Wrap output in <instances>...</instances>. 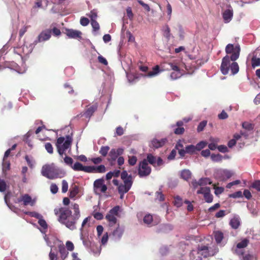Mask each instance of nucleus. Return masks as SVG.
I'll use <instances>...</instances> for the list:
<instances>
[{
	"instance_id": "f257e3e1",
	"label": "nucleus",
	"mask_w": 260,
	"mask_h": 260,
	"mask_svg": "<svg viewBox=\"0 0 260 260\" xmlns=\"http://www.w3.org/2000/svg\"><path fill=\"white\" fill-rule=\"evenodd\" d=\"M71 208L74 210L73 214H72V211L68 207L55 208L54 212L58 217V221L60 223L73 230L76 228V223L80 216V214L78 204H72Z\"/></svg>"
},
{
	"instance_id": "f03ea898",
	"label": "nucleus",
	"mask_w": 260,
	"mask_h": 260,
	"mask_svg": "<svg viewBox=\"0 0 260 260\" xmlns=\"http://www.w3.org/2000/svg\"><path fill=\"white\" fill-rule=\"evenodd\" d=\"M41 173L43 176L50 179L61 178L66 174L63 170L56 167L54 164L43 166Z\"/></svg>"
},
{
	"instance_id": "7ed1b4c3",
	"label": "nucleus",
	"mask_w": 260,
	"mask_h": 260,
	"mask_svg": "<svg viewBox=\"0 0 260 260\" xmlns=\"http://www.w3.org/2000/svg\"><path fill=\"white\" fill-rule=\"evenodd\" d=\"M230 60H231L230 58V56L228 55L222 58L220 66V70L222 74H228L230 69L233 75L237 74L239 72V67L238 63L234 61L231 64Z\"/></svg>"
},
{
	"instance_id": "20e7f679",
	"label": "nucleus",
	"mask_w": 260,
	"mask_h": 260,
	"mask_svg": "<svg viewBox=\"0 0 260 260\" xmlns=\"http://www.w3.org/2000/svg\"><path fill=\"white\" fill-rule=\"evenodd\" d=\"M72 142V138L70 136H67L66 140L64 138L60 137L58 138L55 144L57 152L62 156L64 152L71 147Z\"/></svg>"
},
{
	"instance_id": "39448f33",
	"label": "nucleus",
	"mask_w": 260,
	"mask_h": 260,
	"mask_svg": "<svg viewBox=\"0 0 260 260\" xmlns=\"http://www.w3.org/2000/svg\"><path fill=\"white\" fill-rule=\"evenodd\" d=\"M240 46L239 44L234 46L232 44H229L225 47V51L227 54H231L230 58L233 61L236 60L240 56Z\"/></svg>"
},
{
	"instance_id": "423d86ee",
	"label": "nucleus",
	"mask_w": 260,
	"mask_h": 260,
	"mask_svg": "<svg viewBox=\"0 0 260 260\" xmlns=\"http://www.w3.org/2000/svg\"><path fill=\"white\" fill-rule=\"evenodd\" d=\"M138 175L140 177H144L149 175L151 172V168L148 166L147 160L144 159L139 164Z\"/></svg>"
},
{
	"instance_id": "0eeeda50",
	"label": "nucleus",
	"mask_w": 260,
	"mask_h": 260,
	"mask_svg": "<svg viewBox=\"0 0 260 260\" xmlns=\"http://www.w3.org/2000/svg\"><path fill=\"white\" fill-rule=\"evenodd\" d=\"M124 149L122 148H118V149H112L108 155V161L111 164L115 161L119 156H120L123 153Z\"/></svg>"
},
{
	"instance_id": "6e6552de",
	"label": "nucleus",
	"mask_w": 260,
	"mask_h": 260,
	"mask_svg": "<svg viewBox=\"0 0 260 260\" xmlns=\"http://www.w3.org/2000/svg\"><path fill=\"white\" fill-rule=\"evenodd\" d=\"M249 243V240L247 238L242 239V240L239 242L237 245L236 248L234 249V253L236 254L241 256L244 254V252L241 250V249L246 247Z\"/></svg>"
},
{
	"instance_id": "1a4fd4ad",
	"label": "nucleus",
	"mask_w": 260,
	"mask_h": 260,
	"mask_svg": "<svg viewBox=\"0 0 260 260\" xmlns=\"http://www.w3.org/2000/svg\"><path fill=\"white\" fill-rule=\"evenodd\" d=\"M197 193L204 194L206 202L211 203L213 201V196L210 193V188L209 187H201Z\"/></svg>"
},
{
	"instance_id": "9d476101",
	"label": "nucleus",
	"mask_w": 260,
	"mask_h": 260,
	"mask_svg": "<svg viewBox=\"0 0 260 260\" xmlns=\"http://www.w3.org/2000/svg\"><path fill=\"white\" fill-rule=\"evenodd\" d=\"M93 187L94 190L96 192L99 191L104 193L107 189V187L104 184V180L103 179H98L94 181Z\"/></svg>"
},
{
	"instance_id": "9b49d317",
	"label": "nucleus",
	"mask_w": 260,
	"mask_h": 260,
	"mask_svg": "<svg viewBox=\"0 0 260 260\" xmlns=\"http://www.w3.org/2000/svg\"><path fill=\"white\" fill-rule=\"evenodd\" d=\"M133 183V181L131 180H124L123 184L120 183L118 187L119 193H125L131 189Z\"/></svg>"
},
{
	"instance_id": "f8f14e48",
	"label": "nucleus",
	"mask_w": 260,
	"mask_h": 260,
	"mask_svg": "<svg viewBox=\"0 0 260 260\" xmlns=\"http://www.w3.org/2000/svg\"><path fill=\"white\" fill-rule=\"evenodd\" d=\"M51 30L47 29L41 32L38 36L37 40L35 41L36 43L47 41L51 37Z\"/></svg>"
},
{
	"instance_id": "ddd939ff",
	"label": "nucleus",
	"mask_w": 260,
	"mask_h": 260,
	"mask_svg": "<svg viewBox=\"0 0 260 260\" xmlns=\"http://www.w3.org/2000/svg\"><path fill=\"white\" fill-rule=\"evenodd\" d=\"M17 202L18 203L23 202V205L24 206H27L28 205L33 206L34 204L31 197L28 194H24L21 196L19 198H18Z\"/></svg>"
},
{
	"instance_id": "4468645a",
	"label": "nucleus",
	"mask_w": 260,
	"mask_h": 260,
	"mask_svg": "<svg viewBox=\"0 0 260 260\" xmlns=\"http://www.w3.org/2000/svg\"><path fill=\"white\" fill-rule=\"evenodd\" d=\"M66 35L70 38L81 39L82 32L77 30L73 29H67L66 30Z\"/></svg>"
},
{
	"instance_id": "2eb2a0df",
	"label": "nucleus",
	"mask_w": 260,
	"mask_h": 260,
	"mask_svg": "<svg viewBox=\"0 0 260 260\" xmlns=\"http://www.w3.org/2000/svg\"><path fill=\"white\" fill-rule=\"evenodd\" d=\"M106 171V167L103 165L99 166H89V173H103Z\"/></svg>"
},
{
	"instance_id": "dca6fc26",
	"label": "nucleus",
	"mask_w": 260,
	"mask_h": 260,
	"mask_svg": "<svg viewBox=\"0 0 260 260\" xmlns=\"http://www.w3.org/2000/svg\"><path fill=\"white\" fill-rule=\"evenodd\" d=\"M72 168L75 171H83L86 173H89V166H83L79 162H75Z\"/></svg>"
},
{
	"instance_id": "f3484780",
	"label": "nucleus",
	"mask_w": 260,
	"mask_h": 260,
	"mask_svg": "<svg viewBox=\"0 0 260 260\" xmlns=\"http://www.w3.org/2000/svg\"><path fill=\"white\" fill-rule=\"evenodd\" d=\"M233 16V10L227 9L223 13V18L225 23L229 22Z\"/></svg>"
},
{
	"instance_id": "a211bd4d",
	"label": "nucleus",
	"mask_w": 260,
	"mask_h": 260,
	"mask_svg": "<svg viewBox=\"0 0 260 260\" xmlns=\"http://www.w3.org/2000/svg\"><path fill=\"white\" fill-rule=\"evenodd\" d=\"M98 106L96 105H93L88 107L84 113V115L86 118H90L97 110Z\"/></svg>"
},
{
	"instance_id": "6ab92c4d",
	"label": "nucleus",
	"mask_w": 260,
	"mask_h": 260,
	"mask_svg": "<svg viewBox=\"0 0 260 260\" xmlns=\"http://www.w3.org/2000/svg\"><path fill=\"white\" fill-rule=\"evenodd\" d=\"M58 251L60 255V257L62 260H64V259L68 256L69 254V252L66 249L65 246L63 244H60L58 246Z\"/></svg>"
},
{
	"instance_id": "aec40b11",
	"label": "nucleus",
	"mask_w": 260,
	"mask_h": 260,
	"mask_svg": "<svg viewBox=\"0 0 260 260\" xmlns=\"http://www.w3.org/2000/svg\"><path fill=\"white\" fill-rule=\"evenodd\" d=\"M105 218L109 222V225L110 226H113L115 225L117 223V218L116 216L111 215L110 214L107 213L106 215Z\"/></svg>"
},
{
	"instance_id": "412c9836",
	"label": "nucleus",
	"mask_w": 260,
	"mask_h": 260,
	"mask_svg": "<svg viewBox=\"0 0 260 260\" xmlns=\"http://www.w3.org/2000/svg\"><path fill=\"white\" fill-rule=\"evenodd\" d=\"M166 142V139H161L160 140L154 139L151 141V145L155 148H158L164 145Z\"/></svg>"
},
{
	"instance_id": "4be33fe9",
	"label": "nucleus",
	"mask_w": 260,
	"mask_h": 260,
	"mask_svg": "<svg viewBox=\"0 0 260 260\" xmlns=\"http://www.w3.org/2000/svg\"><path fill=\"white\" fill-rule=\"evenodd\" d=\"M213 234L216 243L217 244L220 243L223 239V233L220 231H217L214 232Z\"/></svg>"
},
{
	"instance_id": "5701e85b",
	"label": "nucleus",
	"mask_w": 260,
	"mask_h": 260,
	"mask_svg": "<svg viewBox=\"0 0 260 260\" xmlns=\"http://www.w3.org/2000/svg\"><path fill=\"white\" fill-rule=\"evenodd\" d=\"M79 192V187L77 185L74 184L72 185L71 188L70 190V195L69 197L70 198H75L76 195Z\"/></svg>"
},
{
	"instance_id": "b1692460",
	"label": "nucleus",
	"mask_w": 260,
	"mask_h": 260,
	"mask_svg": "<svg viewBox=\"0 0 260 260\" xmlns=\"http://www.w3.org/2000/svg\"><path fill=\"white\" fill-rule=\"evenodd\" d=\"M191 172L188 170H183L181 173V177L186 181L191 178Z\"/></svg>"
},
{
	"instance_id": "393cba45",
	"label": "nucleus",
	"mask_w": 260,
	"mask_h": 260,
	"mask_svg": "<svg viewBox=\"0 0 260 260\" xmlns=\"http://www.w3.org/2000/svg\"><path fill=\"white\" fill-rule=\"evenodd\" d=\"M146 159L147 160V162H149L154 167L156 166V158L152 154H148Z\"/></svg>"
},
{
	"instance_id": "a878e982",
	"label": "nucleus",
	"mask_w": 260,
	"mask_h": 260,
	"mask_svg": "<svg viewBox=\"0 0 260 260\" xmlns=\"http://www.w3.org/2000/svg\"><path fill=\"white\" fill-rule=\"evenodd\" d=\"M230 224L233 229H237L240 226V222L238 218H234L230 220Z\"/></svg>"
},
{
	"instance_id": "bb28decb",
	"label": "nucleus",
	"mask_w": 260,
	"mask_h": 260,
	"mask_svg": "<svg viewBox=\"0 0 260 260\" xmlns=\"http://www.w3.org/2000/svg\"><path fill=\"white\" fill-rule=\"evenodd\" d=\"M251 66L253 69L256 67L260 66V58L253 55L251 58Z\"/></svg>"
},
{
	"instance_id": "cd10ccee",
	"label": "nucleus",
	"mask_w": 260,
	"mask_h": 260,
	"mask_svg": "<svg viewBox=\"0 0 260 260\" xmlns=\"http://www.w3.org/2000/svg\"><path fill=\"white\" fill-rule=\"evenodd\" d=\"M159 72V67L157 65L153 68V71L148 73L147 75H144V77H152L156 75Z\"/></svg>"
},
{
	"instance_id": "c85d7f7f",
	"label": "nucleus",
	"mask_w": 260,
	"mask_h": 260,
	"mask_svg": "<svg viewBox=\"0 0 260 260\" xmlns=\"http://www.w3.org/2000/svg\"><path fill=\"white\" fill-rule=\"evenodd\" d=\"M123 233V229L120 228L119 225H118V226L116 229L113 231V235L114 236L120 238Z\"/></svg>"
},
{
	"instance_id": "c756f323",
	"label": "nucleus",
	"mask_w": 260,
	"mask_h": 260,
	"mask_svg": "<svg viewBox=\"0 0 260 260\" xmlns=\"http://www.w3.org/2000/svg\"><path fill=\"white\" fill-rule=\"evenodd\" d=\"M110 150V147L108 146H102L99 151L100 154L103 156L105 157L108 154V153Z\"/></svg>"
},
{
	"instance_id": "7c9ffc66",
	"label": "nucleus",
	"mask_w": 260,
	"mask_h": 260,
	"mask_svg": "<svg viewBox=\"0 0 260 260\" xmlns=\"http://www.w3.org/2000/svg\"><path fill=\"white\" fill-rule=\"evenodd\" d=\"M121 178L124 181V180H131V181H133L132 176L131 175H128V174L126 171H123L121 173Z\"/></svg>"
},
{
	"instance_id": "2f4dec72",
	"label": "nucleus",
	"mask_w": 260,
	"mask_h": 260,
	"mask_svg": "<svg viewBox=\"0 0 260 260\" xmlns=\"http://www.w3.org/2000/svg\"><path fill=\"white\" fill-rule=\"evenodd\" d=\"M185 148L187 153L190 154H193L197 151L196 147L193 145H188L185 147Z\"/></svg>"
},
{
	"instance_id": "473e14b6",
	"label": "nucleus",
	"mask_w": 260,
	"mask_h": 260,
	"mask_svg": "<svg viewBox=\"0 0 260 260\" xmlns=\"http://www.w3.org/2000/svg\"><path fill=\"white\" fill-rule=\"evenodd\" d=\"M120 210V207L119 206H116L111 209L108 213L110 214L111 215H114L115 216H118V212Z\"/></svg>"
},
{
	"instance_id": "72a5a7b5",
	"label": "nucleus",
	"mask_w": 260,
	"mask_h": 260,
	"mask_svg": "<svg viewBox=\"0 0 260 260\" xmlns=\"http://www.w3.org/2000/svg\"><path fill=\"white\" fill-rule=\"evenodd\" d=\"M182 75L180 72L173 71L170 74V78L172 80H176L180 78Z\"/></svg>"
},
{
	"instance_id": "f704fd0d",
	"label": "nucleus",
	"mask_w": 260,
	"mask_h": 260,
	"mask_svg": "<svg viewBox=\"0 0 260 260\" xmlns=\"http://www.w3.org/2000/svg\"><path fill=\"white\" fill-rule=\"evenodd\" d=\"M156 199L158 200L159 201L162 202L164 201L165 199L164 195L162 194V191L160 189L158 191H156L155 193Z\"/></svg>"
},
{
	"instance_id": "c9c22d12",
	"label": "nucleus",
	"mask_w": 260,
	"mask_h": 260,
	"mask_svg": "<svg viewBox=\"0 0 260 260\" xmlns=\"http://www.w3.org/2000/svg\"><path fill=\"white\" fill-rule=\"evenodd\" d=\"M207 123V121L206 120H203V121H201L198 126V127H197L198 132L200 133V132H202L204 130L205 126H206Z\"/></svg>"
},
{
	"instance_id": "e433bc0d",
	"label": "nucleus",
	"mask_w": 260,
	"mask_h": 260,
	"mask_svg": "<svg viewBox=\"0 0 260 260\" xmlns=\"http://www.w3.org/2000/svg\"><path fill=\"white\" fill-rule=\"evenodd\" d=\"M207 145V143L205 141H201L198 143L196 146L197 151H200L203 148H205Z\"/></svg>"
},
{
	"instance_id": "4c0bfd02",
	"label": "nucleus",
	"mask_w": 260,
	"mask_h": 260,
	"mask_svg": "<svg viewBox=\"0 0 260 260\" xmlns=\"http://www.w3.org/2000/svg\"><path fill=\"white\" fill-rule=\"evenodd\" d=\"M211 158L213 161L219 162L222 160V156L219 154H212L211 155Z\"/></svg>"
},
{
	"instance_id": "58836bf2",
	"label": "nucleus",
	"mask_w": 260,
	"mask_h": 260,
	"mask_svg": "<svg viewBox=\"0 0 260 260\" xmlns=\"http://www.w3.org/2000/svg\"><path fill=\"white\" fill-rule=\"evenodd\" d=\"M10 168V162L9 161H7V159L4 160L3 159V172H6L9 170Z\"/></svg>"
},
{
	"instance_id": "ea45409f",
	"label": "nucleus",
	"mask_w": 260,
	"mask_h": 260,
	"mask_svg": "<svg viewBox=\"0 0 260 260\" xmlns=\"http://www.w3.org/2000/svg\"><path fill=\"white\" fill-rule=\"evenodd\" d=\"M68 183L66 180H62L61 182V191L62 193H66L68 190Z\"/></svg>"
},
{
	"instance_id": "a19ab883",
	"label": "nucleus",
	"mask_w": 260,
	"mask_h": 260,
	"mask_svg": "<svg viewBox=\"0 0 260 260\" xmlns=\"http://www.w3.org/2000/svg\"><path fill=\"white\" fill-rule=\"evenodd\" d=\"M46 151L50 154L53 153V147L50 143H46L44 145Z\"/></svg>"
},
{
	"instance_id": "79ce46f5",
	"label": "nucleus",
	"mask_w": 260,
	"mask_h": 260,
	"mask_svg": "<svg viewBox=\"0 0 260 260\" xmlns=\"http://www.w3.org/2000/svg\"><path fill=\"white\" fill-rule=\"evenodd\" d=\"M49 256L50 260H57L58 258L57 252L54 251L52 249H51Z\"/></svg>"
},
{
	"instance_id": "37998d69",
	"label": "nucleus",
	"mask_w": 260,
	"mask_h": 260,
	"mask_svg": "<svg viewBox=\"0 0 260 260\" xmlns=\"http://www.w3.org/2000/svg\"><path fill=\"white\" fill-rule=\"evenodd\" d=\"M153 220L152 216L150 214L145 215L143 218L144 222L146 224H150Z\"/></svg>"
},
{
	"instance_id": "c03bdc74",
	"label": "nucleus",
	"mask_w": 260,
	"mask_h": 260,
	"mask_svg": "<svg viewBox=\"0 0 260 260\" xmlns=\"http://www.w3.org/2000/svg\"><path fill=\"white\" fill-rule=\"evenodd\" d=\"M174 203L176 206L179 207L182 204V200L180 197L177 196L174 198Z\"/></svg>"
},
{
	"instance_id": "a18cd8bd",
	"label": "nucleus",
	"mask_w": 260,
	"mask_h": 260,
	"mask_svg": "<svg viewBox=\"0 0 260 260\" xmlns=\"http://www.w3.org/2000/svg\"><path fill=\"white\" fill-rule=\"evenodd\" d=\"M137 161V158L135 156H128V162L131 166H134Z\"/></svg>"
},
{
	"instance_id": "49530a36",
	"label": "nucleus",
	"mask_w": 260,
	"mask_h": 260,
	"mask_svg": "<svg viewBox=\"0 0 260 260\" xmlns=\"http://www.w3.org/2000/svg\"><path fill=\"white\" fill-rule=\"evenodd\" d=\"M64 161L67 165L70 166L71 168L73 166V159L70 156H66L64 158Z\"/></svg>"
},
{
	"instance_id": "de8ad7c7",
	"label": "nucleus",
	"mask_w": 260,
	"mask_h": 260,
	"mask_svg": "<svg viewBox=\"0 0 260 260\" xmlns=\"http://www.w3.org/2000/svg\"><path fill=\"white\" fill-rule=\"evenodd\" d=\"M211 181L208 178H202L200 179V185L201 186L205 185L207 184H211Z\"/></svg>"
},
{
	"instance_id": "09e8293b",
	"label": "nucleus",
	"mask_w": 260,
	"mask_h": 260,
	"mask_svg": "<svg viewBox=\"0 0 260 260\" xmlns=\"http://www.w3.org/2000/svg\"><path fill=\"white\" fill-rule=\"evenodd\" d=\"M251 187L255 189L257 191H260V180H257L253 182Z\"/></svg>"
},
{
	"instance_id": "8fccbe9b",
	"label": "nucleus",
	"mask_w": 260,
	"mask_h": 260,
	"mask_svg": "<svg viewBox=\"0 0 260 260\" xmlns=\"http://www.w3.org/2000/svg\"><path fill=\"white\" fill-rule=\"evenodd\" d=\"M91 24L92 25L93 31H96L99 30L100 25L96 20L91 21Z\"/></svg>"
},
{
	"instance_id": "3c124183",
	"label": "nucleus",
	"mask_w": 260,
	"mask_h": 260,
	"mask_svg": "<svg viewBox=\"0 0 260 260\" xmlns=\"http://www.w3.org/2000/svg\"><path fill=\"white\" fill-rule=\"evenodd\" d=\"M164 36L167 39H169L171 36L170 29L168 25H166L164 29Z\"/></svg>"
},
{
	"instance_id": "603ef678",
	"label": "nucleus",
	"mask_w": 260,
	"mask_h": 260,
	"mask_svg": "<svg viewBox=\"0 0 260 260\" xmlns=\"http://www.w3.org/2000/svg\"><path fill=\"white\" fill-rule=\"evenodd\" d=\"M242 197V192L241 191H238L235 192H234L233 193L230 194L229 195L230 198H239Z\"/></svg>"
},
{
	"instance_id": "864d4df0",
	"label": "nucleus",
	"mask_w": 260,
	"mask_h": 260,
	"mask_svg": "<svg viewBox=\"0 0 260 260\" xmlns=\"http://www.w3.org/2000/svg\"><path fill=\"white\" fill-rule=\"evenodd\" d=\"M80 22L82 26H86L89 24V20L87 18L82 17L80 18Z\"/></svg>"
},
{
	"instance_id": "5fc2aeb1",
	"label": "nucleus",
	"mask_w": 260,
	"mask_h": 260,
	"mask_svg": "<svg viewBox=\"0 0 260 260\" xmlns=\"http://www.w3.org/2000/svg\"><path fill=\"white\" fill-rule=\"evenodd\" d=\"M7 184L4 180L0 179V191L4 192L6 190Z\"/></svg>"
},
{
	"instance_id": "6e6d98bb",
	"label": "nucleus",
	"mask_w": 260,
	"mask_h": 260,
	"mask_svg": "<svg viewBox=\"0 0 260 260\" xmlns=\"http://www.w3.org/2000/svg\"><path fill=\"white\" fill-rule=\"evenodd\" d=\"M168 64L170 66V69L173 70V71L180 72V68L176 64L173 62H170Z\"/></svg>"
},
{
	"instance_id": "4d7b16f0",
	"label": "nucleus",
	"mask_w": 260,
	"mask_h": 260,
	"mask_svg": "<svg viewBox=\"0 0 260 260\" xmlns=\"http://www.w3.org/2000/svg\"><path fill=\"white\" fill-rule=\"evenodd\" d=\"M38 223L39 225L43 229H46L47 228V224L46 222V221L43 219V217L42 218H41V219H39L38 221Z\"/></svg>"
},
{
	"instance_id": "13d9d810",
	"label": "nucleus",
	"mask_w": 260,
	"mask_h": 260,
	"mask_svg": "<svg viewBox=\"0 0 260 260\" xmlns=\"http://www.w3.org/2000/svg\"><path fill=\"white\" fill-rule=\"evenodd\" d=\"M29 215L31 217L36 218L37 219H38L39 220L41 219V218H43V216L41 214H40V213H39L37 212H35V211L30 212Z\"/></svg>"
},
{
	"instance_id": "bf43d9fd",
	"label": "nucleus",
	"mask_w": 260,
	"mask_h": 260,
	"mask_svg": "<svg viewBox=\"0 0 260 260\" xmlns=\"http://www.w3.org/2000/svg\"><path fill=\"white\" fill-rule=\"evenodd\" d=\"M138 3L141 5L147 12L150 11V8L148 5L144 3L142 0H137Z\"/></svg>"
},
{
	"instance_id": "052dcab7",
	"label": "nucleus",
	"mask_w": 260,
	"mask_h": 260,
	"mask_svg": "<svg viewBox=\"0 0 260 260\" xmlns=\"http://www.w3.org/2000/svg\"><path fill=\"white\" fill-rule=\"evenodd\" d=\"M90 160L94 164L98 165L102 162L103 159L101 157H98L95 158H92L90 159Z\"/></svg>"
},
{
	"instance_id": "680f3d73",
	"label": "nucleus",
	"mask_w": 260,
	"mask_h": 260,
	"mask_svg": "<svg viewBox=\"0 0 260 260\" xmlns=\"http://www.w3.org/2000/svg\"><path fill=\"white\" fill-rule=\"evenodd\" d=\"M98 61L100 63L103 64L105 66L108 64L107 59L102 55H99L98 57Z\"/></svg>"
},
{
	"instance_id": "e2e57ef3",
	"label": "nucleus",
	"mask_w": 260,
	"mask_h": 260,
	"mask_svg": "<svg viewBox=\"0 0 260 260\" xmlns=\"http://www.w3.org/2000/svg\"><path fill=\"white\" fill-rule=\"evenodd\" d=\"M226 211L224 210H220L218 212H217L215 214V217L216 218H220L223 217L226 215Z\"/></svg>"
},
{
	"instance_id": "0e129e2a",
	"label": "nucleus",
	"mask_w": 260,
	"mask_h": 260,
	"mask_svg": "<svg viewBox=\"0 0 260 260\" xmlns=\"http://www.w3.org/2000/svg\"><path fill=\"white\" fill-rule=\"evenodd\" d=\"M66 247L67 248V250L71 251L74 250V246L73 243L72 242L68 241L66 242Z\"/></svg>"
},
{
	"instance_id": "69168bd1",
	"label": "nucleus",
	"mask_w": 260,
	"mask_h": 260,
	"mask_svg": "<svg viewBox=\"0 0 260 260\" xmlns=\"http://www.w3.org/2000/svg\"><path fill=\"white\" fill-rule=\"evenodd\" d=\"M58 188L57 186L54 183H52L50 186V190L51 192L55 194L58 192Z\"/></svg>"
},
{
	"instance_id": "338daca9",
	"label": "nucleus",
	"mask_w": 260,
	"mask_h": 260,
	"mask_svg": "<svg viewBox=\"0 0 260 260\" xmlns=\"http://www.w3.org/2000/svg\"><path fill=\"white\" fill-rule=\"evenodd\" d=\"M184 132V128L183 127H178L175 129L174 133L176 135H181Z\"/></svg>"
},
{
	"instance_id": "774afa93",
	"label": "nucleus",
	"mask_w": 260,
	"mask_h": 260,
	"mask_svg": "<svg viewBox=\"0 0 260 260\" xmlns=\"http://www.w3.org/2000/svg\"><path fill=\"white\" fill-rule=\"evenodd\" d=\"M255 257L251 254H247L243 256V260H254Z\"/></svg>"
}]
</instances>
